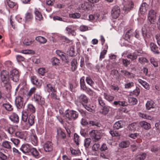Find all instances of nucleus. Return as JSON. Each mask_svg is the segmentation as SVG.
I'll return each mask as SVG.
<instances>
[{"label": "nucleus", "mask_w": 160, "mask_h": 160, "mask_svg": "<svg viewBox=\"0 0 160 160\" xmlns=\"http://www.w3.org/2000/svg\"><path fill=\"white\" fill-rule=\"evenodd\" d=\"M86 80L87 83L91 86H92L94 84V82L89 78H86Z\"/></svg>", "instance_id": "obj_58"}, {"label": "nucleus", "mask_w": 160, "mask_h": 160, "mask_svg": "<svg viewBox=\"0 0 160 160\" xmlns=\"http://www.w3.org/2000/svg\"><path fill=\"white\" fill-rule=\"evenodd\" d=\"M43 147L46 152H50L53 149V144L50 141H47L45 142Z\"/></svg>", "instance_id": "obj_10"}, {"label": "nucleus", "mask_w": 160, "mask_h": 160, "mask_svg": "<svg viewBox=\"0 0 160 160\" xmlns=\"http://www.w3.org/2000/svg\"><path fill=\"white\" fill-rule=\"evenodd\" d=\"M154 25L151 24H144V27L142 29V35L146 42L149 41L151 38L152 33L151 31L154 28Z\"/></svg>", "instance_id": "obj_2"}, {"label": "nucleus", "mask_w": 160, "mask_h": 160, "mask_svg": "<svg viewBox=\"0 0 160 160\" xmlns=\"http://www.w3.org/2000/svg\"><path fill=\"white\" fill-rule=\"evenodd\" d=\"M74 141L77 145H79V136L77 133H75L74 135Z\"/></svg>", "instance_id": "obj_52"}, {"label": "nucleus", "mask_w": 160, "mask_h": 160, "mask_svg": "<svg viewBox=\"0 0 160 160\" xmlns=\"http://www.w3.org/2000/svg\"><path fill=\"white\" fill-rule=\"evenodd\" d=\"M15 104L18 109L23 108L25 105L23 98L21 96H17L16 98Z\"/></svg>", "instance_id": "obj_6"}, {"label": "nucleus", "mask_w": 160, "mask_h": 160, "mask_svg": "<svg viewBox=\"0 0 160 160\" xmlns=\"http://www.w3.org/2000/svg\"><path fill=\"white\" fill-rule=\"evenodd\" d=\"M122 63L125 67H127L130 63V61L127 59H122Z\"/></svg>", "instance_id": "obj_57"}, {"label": "nucleus", "mask_w": 160, "mask_h": 160, "mask_svg": "<svg viewBox=\"0 0 160 160\" xmlns=\"http://www.w3.org/2000/svg\"><path fill=\"white\" fill-rule=\"evenodd\" d=\"M148 5L146 2H143L142 4L139 8V11L142 14L145 12L148 9Z\"/></svg>", "instance_id": "obj_18"}, {"label": "nucleus", "mask_w": 160, "mask_h": 160, "mask_svg": "<svg viewBox=\"0 0 160 160\" xmlns=\"http://www.w3.org/2000/svg\"><path fill=\"white\" fill-rule=\"evenodd\" d=\"M27 110L32 113H34L36 110L35 107L32 104H28V107Z\"/></svg>", "instance_id": "obj_42"}, {"label": "nucleus", "mask_w": 160, "mask_h": 160, "mask_svg": "<svg viewBox=\"0 0 160 160\" xmlns=\"http://www.w3.org/2000/svg\"><path fill=\"white\" fill-rule=\"evenodd\" d=\"M33 18L32 14L30 12H27L25 16V21H30Z\"/></svg>", "instance_id": "obj_41"}, {"label": "nucleus", "mask_w": 160, "mask_h": 160, "mask_svg": "<svg viewBox=\"0 0 160 160\" xmlns=\"http://www.w3.org/2000/svg\"><path fill=\"white\" fill-rule=\"evenodd\" d=\"M1 79L2 84L7 90H10L11 86L9 82V79H11L15 82H17L19 81V75L18 71L14 69L10 71L9 75L8 72L6 70H3L1 73Z\"/></svg>", "instance_id": "obj_1"}, {"label": "nucleus", "mask_w": 160, "mask_h": 160, "mask_svg": "<svg viewBox=\"0 0 160 160\" xmlns=\"http://www.w3.org/2000/svg\"><path fill=\"white\" fill-rule=\"evenodd\" d=\"M45 88L48 92H56L57 91V88L54 85L51 84H48L45 87Z\"/></svg>", "instance_id": "obj_14"}, {"label": "nucleus", "mask_w": 160, "mask_h": 160, "mask_svg": "<svg viewBox=\"0 0 160 160\" xmlns=\"http://www.w3.org/2000/svg\"><path fill=\"white\" fill-rule=\"evenodd\" d=\"M81 98L82 100V105L83 103L84 104H87L88 102V99L87 97L84 95H81Z\"/></svg>", "instance_id": "obj_47"}, {"label": "nucleus", "mask_w": 160, "mask_h": 160, "mask_svg": "<svg viewBox=\"0 0 160 160\" xmlns=\"http://www.w3.org/2000/svg\"><path fill=\"white\" fill-rule=\"evenodd\" d=\"M11 120L14 122L18 123L19 121V117L15 113H13L10 117Z\"/></svg>", "instance_id": "obj_23"}, {"label": "nucleus", "mask_w": 160, "mask_h": 160, "mask_svg": "<svg viewBox=\"0 0 160 160\" xmlns=\"http://www.w3.org/2000/svg\"><path fill=\"white\" fill-rule=\"evenodd\" d=\"M30 137L32 144L35 146L38 143V138L36 135L32 134L31 135Z\"/></svg>", "instance_id": "obj_32"}, {"label": "nucleus", "mask_w": 160, "mask_h": 160, "mask_svg": "<svg viewBox=\"0 0 160 160\" xmlns=\"http://www.w3.org/2000/svg\"><path fill=\"white\" fill-rule=\"evenodd\" d=\"M2 128L10 134L13 133L15 130V129L13 127L8 125L7 123L3 125L2 126Z\"/></svg>", "instance_id": "obj_11"}, {"label": "nucleus", "mask_w": 160, "mask_h": 160, "mask_svg": "<svg viewBox=\"0 0 160 160\" xmlns=\"http://www.w3.org/2000/svg\"><path fill=\"white\" fill-rule=\"evenodd\" d=\"M146 154L145 153H142L137 155L136 157V160H143L146 157Z\"/></svg>", "instance_id": "obj_29"}, {"label": "nucleus", "mask_w": 160, "mask_h": 160, "mask_svg": "<svg viewBox=\"0 0 160 160\" xmlns=\"http://www.w3.org/2000/svg\"><path fill=\"white\" fill-rule=\"evenodd\" d=\"M91 5H90L89 2H85L82 4L81 8L84 10H89L91 8Z\"/></svg>", "instance_id": "obj_26"}, {"label": "nucleus", "mask_w": 160, "mask_h": 160, "mask_svg": "<svg viewBox=\"0 0 160 160\" xmlns=\"http://www.w3.org/2000/svg\"><path fill=\"white\" fill-rule=\"evenodd\" d=\"M72 26H71V27H67L66 28V30L69 35H72V36H75L76 35V33L75 32L74 30H72Z\"/></svg>", "instance_id": "obj_37"}, {"label": "nucleus", "mask_w": 160, "mask_h": 160, "mask_svg": "<svg viewBox=\"0 0 160 160\" xmlns=\"http://www.w3.org/2000/svg\"><path fill=\"white\" fill-rule=\"evenodd\" d=\"M145 105L146 109L148 110L154 108L156 106L154 102L152 100L147 101Z\"/></svg>", "instance_id": "obj_13"}, {"label": "nucleus", "mask_w": 160, "mask_h": 160, "mask_svg": "<svg viewBox=\"0 0 160 160\" xmlns=\"http://www.w3.org/2000/svg\"><path fill=\"white\" fill-rule=\"evenodd\" d=\"M2 106L6 110L8 111H11L13 109L12 106L9 103L3 104Z\"/></svg>", "instance_id": "obj_45"}, {"label": "nucleus", "mask_w": 160, "mask_h": 160, "mask_svg": "<svg viewBox=\"0 0 160 160\" xmlns=\"http://www.w3.org/2000/svg\"><path fill=\"white\" fill-rule=\"evenodd\" d=\"M138 81L139 83L142 85L145 89L147 90H149V85L148 83L146 81L141 79H138Z\"/></svg>", "instance_id": "obj_24"}, {"label": "nucleus", "mask_w": 160, "mask_h": 160, "mask_svg": "<svg viewBox=\"0 0 160 160\" xmlns=\"http://www.w3.org/2000/svg\"><path fill=\"white\" fill-rule=\"evenodd\" d=\"M35 40L41 44H44L47 42V39L44 37L39 36L36 37Z\"/></svg>", "instance_id": "obj_27"}, {"label": "nucleus", "mask_w": 160, "mask_h": 160, "mask_svg": "<svg viewBox=\"0 0 160 160\" xmlns=\"http://www.w3.org/2000/svg\"><path fill=\"white\" fill-rule=\"evenodd\" d=\"M120 10L119 7L118 6L113 7L111 10V16L113 18L116 19L119 16Z\"/></svg>", "instance_id": "obj_8"}, {"label": "nucleus", "mask_w": 160, "mask_h": 160, "mask_svg": "<svg viewBox=\"0 0 160 160\" xmlns=\"http://www.w3.org/2000/svg\"><path fill=\"white\" fill-rule=\"evenodd\" d=\"M56 53L61 58L62 60H64V59L66 60L67 62H68V59L67 58V57L66 56L65 53L63 52H62L59 50L56 51Z\"/></svg>", "instance_id": "obj_22"}, {"label": "nucleus", "mask_w": 160, "mask_h": 160, "mask_svg": "<svg viewBox=\"0 0 160 160\" xmlns=\"http://www.w3.org/2000/svg\"><path fill=\"white\" fill-rule=\"evenodd\" d=\"M107 52V50H106L104 49L102 52H101L99 58L100 60H102V58H104V56L106 54Z\"/></svg>", "instance_id": "obj_61"}, {"label": "nucleus", "mask_w": 160, "mask_h": 160, "mask_svg": "<svg viewBox=\"0 0 160 160\" xmlns=\"http://www.w3.org/2000/svg\"><path fill=\"white\" fill-rule=\"evenodd\" d=\"M98 102L99 105L102 107L106 106L104 101L101 97H99L98 98Z\"/></svg>", "instance_id": "obj_56"}, {"label": "nucleus", "mask_w": 160, "mask_h": 160, "mask_svg": "<svg viewBox=\"0 0 160 160\" xmlns=\"http://www.w3.org/2000/svg\"><path fill=\"white\" fill-rule=\"evenodd\" d=\"M28 113L26 112H23L22 116V121L24 122H27V119L28 118Z\"/></svg>", "instance_id": "obj_43"}, {"label": "nucleus", "mask_w": 160, "mask_h": 160, "mask_svg": "<svg viewBox=\"0 0 160 160\" xmlns=\"http://www.w3.org/2000/svg\"><path fill=\"white\" fill-rule=\"evenodd\" d=\"M10 140L16 146H17L20 142L19 139L14 138H11Z\"/></svg>", "instance_id": "obj_55"}, {"label": "nucleus", "mask_w": 160, "mask_h": 160, "mask_svg": "<svg viewBox=\"0 0 160 160\" xmlns=\"http://www.w3.org/2000/svg\"><path fill=\"white\" fill-rule=\"evenodd\" d=\"M139 116L143 118L149 120H151L152 117L146 113H139Z\"/></svg>", "instance_id": "obj_39"}, {"label": "nucleus", "mask_w": 160, "mask_h": 160, "mask_svg": "<svg viewBox=\"0 0 160 160\" xmlns=\"http://www.w3.org/2000/svg\"><path fill=\"white\" fill-rule=\"evenodd\" d=\"M70 151L72 154L75 156H79L80 153V151L79 150H76L71 148Z\"/></svg>", "instance_id": "obj_53"}, {"label": "nucleus", "mask_w": 160, "mask_h": 160, "mask_svg": "<svg viewBox=\"0 0 160 160\" xmlns=\"http://www.w3.org/2000/svg\"><path fill=\"white\" fill-rule=\"evenodd\" d=\"M123 4L124 5L123 8V10L125 11H129L131 10L134 6L133 3L131 0H123Z\"/></svg>", "instance_id": "obj_5"}, {"label": "nucleus", "mask_w": 160, "mask_h": 160, "mask_svg": "<svg viewBox=\"0 0 160 160\" xmlns=\"http://www.w3.org/2000/svg\"><path fill=\"white\" fill-rule=\"evenodd\" d=\"M15 135L16 137L21 139H23L24 138L23 134L22 132H17L15 133Z\"/></svg>", "instance_id": "obj_59"}, {"label": "nucleus", "mask_w": 160, "mask_h": 160, "mask_svg": "<svg viewBox=\"0 0 160 160\" xmlns=\"http://www.w3.org/2000/svg\"><path fill=\"white\" fill-rule=\"evenodd\" d=\"M69 16L74 18H79L80 17V14L78 13H74L70 14Z\"/></svg>", "instance_id": "obj_63"}, {"label": "nucleus", "mask_w": 160, "mask_h": 160, "mask_svg": "<svg viewBox=\"0 0 160 160\" xmlns=\"http://www.w3.org/2000/svg\"><path fill=\"white\" fill-rule=\"evenodd\" d=\"M109 111V107L105 106L102 107L101 109V111L100 112V113L104 115H106Z\"/></svg>", "instance_id": "obj_20"}, {"label": "nucleus", "mask_w": 160, "mask_h": 160, "mask_svg": "<svg viewBox=\"0 0 160 160\" xmlns=\"http://www.w3.org/2000/svg\"><path fill=\"white\" fill-rule=\"evenodd\" d=\"M128 102L131 105H134L137 104L138 101L135 98L130 97L128 98Z\"/></svg>", "instance_id": "obj_44"}, {"label": "nucleus", "mask_w": 160, "mask_h": 160, "mask_svg": "<svg viewBox=\"0 0 160 160\" xmlns=\"http://www.w3.org/2000/svg\"><path fill=\"white\" fill-rule=\"evenodd\" d=\"M123 124L122 121H119L116 122L113 125V128L115 129H118L123 127Z\"/></svg>", "instance_id": "obj_21"}, {"label": "nucleus", "mask_w": 160, "mask_h": 160, "mask_svg": "<svg viewBox=\"0 0 160 160\" xmlns=\"http://www.w3.org/2000/svg\"><path fill=\"white\" fill-rule=\"evenodd\" d=\"M82 107L84 108L87 111L93 113L95 112V110L89 107L86 104H84L83 103H82Z\"/></svg>", "instance_id": "obj_50"}, {"label": "nucleus", "mask_w": 160, "mask_h": 160, "mask_svg": "<svg viewBox=\"0 0 160 160\" xmlns=\"http://www.w3.org/2000/svg\"><path fill=\"white\" fill-rule=\"evenodd\" d=\"M78 117V113L76 111L73 110L66 111L65 117L69 120L75 119Z\"/></svg>", "instance_id": "obj_4"}, {"label": "nucleus", "mask_w": 160, "mask_h": 160, "mask_svg": "<svg viewBox=\"0 0 160 160\" xmlns=\"http://www.w3.org/2000/svg\"><path fill=\"white\" fill-rule=\"evenodd\" d=\"M31 80L33 84H34L38 87H40L41 86V83L39 81L38 79L35 76H31Z\"/></svg>", "instance_id": "obj_17"}, {"label": "nucleus", "mask_w": 160, "mask_h": 160, "mask_svg": "<svg viewBox=\"0 0 160 160\" xmlns=\"http://www.w3.org/2000/svg\"><path fill=\"white\" fill-rule=\"evenodd\" d=\"M150 61L151 63L155 67H157L158 66V62L155 60L153 58H151L150 59Z\"/></svg>", "instance_id": "obj_62"}, {"label": "nucleus", "mask_w": 160, "mask_h": 160, "mask_svg": "<svg viewBox=\"0 0 160 160\" xmlns=\"http://www.w3.org/2000/svg\"><path fill=\"white\" fill-rule=\"evenodd\" d=\"M150 47L151 50L155 54L159 53V48L156 44L154 43H151L150 44Z\"/></svg>", "instance_id": "obj_16"}, {"label": "nucleus", "mask_w": 160, "mask_h": 160, "mask_svg": "<svg viewBox=\"0 0 160 160\" xmlns=\"http://www.w3.org/2000/svg\"><path fill=\"white\" fill-rule=\"evenodd\" d=\"M34 13L36 19L40 21L42 18V15L41 13L38 10L36 9L34 11Z\"/></svg>", "instance_id": "obj_36"}, {"label": "nucleus", "mask_w": 160, "mask_h": 160, "mask_svg": "<svg viewBox=\"0 0 160 160\" xmlns=\"http://www.w3.org/2000/svg\"><path fill=\"white\" fill-rule=\"evenodd\" d=\"M74 47L72 46L68 49L67 51V54L70 57H73L75 55V53L74 50Z\"/></svg>", "instance_id": "obj_25"}, {"label": "nucleus", "mask_w": 160, "mask_h": 160, "mask_svg": "<svg viewBox=\"0 0 160 160\" xmlns=\"http://www.w3.org/2000/svg\"><path fill=\"white\" fill-rule=\"evenodd\" d=\"M33 99L34 101L37 104L41 106L44 105L45 103V99L40 95L35 94Z\"/></svg>", "instance_id": "obj_7"}, {"label": "nucleus", "mask_w": 160, "mask_h": 160, "mask_svg": "<svg viewBox=\"0 0 160 160\" xmlns=\"http://www.w3.org/2000/svg\"><path fill=\"white\" fill-rule=\"evenodd\" d=\"M104 98L109 102H112L114 99V97L109 94L104 93L103 94Z\"/></svg>", "instance_id": "obj_33"}, {"label": "nucleus", "mask_w": 160, "mask_h": 160, "mask_svg": "<svg viewBox=\"0 0 160 160\" xmlns=\"http://www.w3.org/2000/svg\"><path fill=\"white\" fill-rule=\"evenodd\" d=\"M138 61L142 64H144L145 63H147L148 61L145 58L141 57L138 58Z\"/></svg>", "instance_id": "obj_49"}, {"label": "nucleus", "mask_w": 160, "mask_h": 160, "mask_svg": "<svg viewBox=\"0 0 160 160\" xmlns=\"http://www.w3.org/2000/svg\"><path fill=\"white\" fill-rule=\"evenodd\" d=\"M33 156L36 158H38L40 157L39 152L34 148H32L30 152Z\"/></svg>", "instance_id": "obj_19"}, {"label": "nucleus", "mask_w": 160, "mask_h": 160, "mask_svg": "<svg viewBox=\"0 0 160 160\" xmlns=\"http://www.w3.org/2000/svg\"><path fill=\"white\" fill-rule=\"evenodd\" d=\"M133 30L131 29L127 32L125 35V37L127 39H129L131 35Z\"/></svg>", "instance_id": "obj_64"}, {"label": "nucleus", "mask_w": 160, "mask_h": 160, "mask_svg": "<svg viewBox=\"0 0 160 160\" xmlns=\"http://www.w3.org/2000/svg\"><path fill=\"white\" fill-rule=\"evenodd\" d=\"M138 56V53L135 52L132 53L128 54L127 57L128 58L131 59L132 61L136 59Z\"/></svg>", "instance_id": "obj_28"}, {"label": "nucleus", "mask_w": 160, "mask_h": 160, "mask_svg": "<svg viewBox=\"0 0 160 160\" xmlns=\"http://www.w3.org/2000/svg\"><path fill=\"white\" fill-rule=\"evenodd\" d=\"M156 13L155 11L153 10H151L149 11L148 15V20L149 22L150 23L154 25L156 22Z\"/></svg>", "instance_id": "obj_3"}, {"label": "nucleus", "mask_w": 160, "mask_h": 160, "mask_svg": "<svg viewBox=\"0 0 160 160\" xmlns=\"http://www.w3.org/2000/svg\"><path fill=\"white\" fill-rule=\"evenodd\" d=\"M52 65L56 66L60 62V60L56 58H52Z\"/></svg>", "instance_id": "obj_51"}, {"label": "nucleus", "mask_w": 160, "mask_h": 160, "mask_svg": "<svg viewBox=\"0 0 160 160\" xmlns=\"http://www.w3.org/2000/svg\"><path fill=\"white\" fill-rule=\"evenodd\" d=\"M77 61L75 59H73L71 62L72 69V71H75L77 68Z\"/></svg>", "instance_id": "obj_48"}, {"label": "nucleus", "mask_w": 160, "mask_h": 160, "mask_svg": "<svg viewBox=\"0 0 160 160\" xmlns=\"http://www.w3.org/2000/svg\"><path fill=\"white\" fill-rule=\"evenodd\" d=\"M90 136L93 138L95 142L98 141L101 138L100 132L97 131L92 130L90 133Z\"/></svg>", "instance_id": "obj_9"}, {"label": "nucleus", "mask_w": 160, "mask_h": 160, "mask_svg": "<svg viewBox=\"0 0 160 160\" xmlns=\"http://www.w3.org/2000/svg\"><path fill=\"white\" fill-rule=\"evenodd\" d=\"M138 127V125L136 123H132L129 125L128 129L131 131H135Z\"/></svg>", "instance_id": "obj_34"}, {"label": "nucleus", "mask_w": 160, "mask_h": 160, "mask_svg": "<svg viewBox=\"0 0 160 160\" xmlns=\"http://www.w3.org/2000/svg\"><path fill=\"white\" fill-rule=\"evenodd\" d=\"M32 148L28 144H23L20 148V149L24 153H26L30 152Z\"/></svg>", "instance_id": "obj_12"}, {"label": "nucleus", "mask_w": 160, "mask_h": 160, "mask_svg": "<svg viewBox=\"0 0 160 160\" xmlns=\"http://www.w3.org/2000/svg\"><path fill=\"white\" fill-rule=\"evenodd\" d=\"M4 2L5 4H7L8 6L11 8H13L16 5L15 3L13 2L10 0H5Z\"/></svg>", "instance_id": "obj_40"}, {"label": "nucleus", "mask_w": 160, "mask_h": 160, "mask_svg": "<svg viewBox=\"0 0 160 160\" xmlns=\"http://www.w3.org/2000/svg\"><path fill=\"white\" fill-rule=\"evenodd\" d=\"M47 72V70L44 68H41L38 70V74L42 76H44L45 73Z\"/></svg>", "instance_id": "obj_46"}, {"label": "nucleus", "mask_w": 160, "mask_h": 160, "mask_svg": "<svg viewBox=\"0 0 160 160\" xmlns=\"http://www.w3.org/2000/svg\"><path fill=\"white\" fill-rule=\"evenodd\" d=\"M90 142L91 139L90 138H86L84 141V146L86 148H88L90 145Z\"/></svg>", "instance_id": "obj_60"}, {"label": "nucleus", "mask_w": 160, "mask_h": 160, "mask_svg": "<svg viewBox=\"0 0 160 160\" xmlns=\"http://www.w3.org/2000/svg\"><path fill=\"white\" fill-rule=\"evenodd\" d=\"M3 150L5 151L4 149H1L0 151V158L2 160H7V156L2 152Z\"/></svg>", "instance_id": "obj_54"}, {"label": "nucleus", "mask_w": 160, "mask_h": 160, "mask_svg": "<svg viewBox=\"0 0 160 160\" xmlns=\"http://www.w3.org/2000/svg\"><path fill=\"white\" fill-rule=\"evenodd\" d=\"M11 143L8 141H5L2 142V146L4 148L10 150L11 149Z\"/></svg>", "instance_id": "obj_31"}, {"label": "nucleus", "mask_w": 160, "mask_h": 160, "mask_svg": "<svg viewBox=\"0 0 160 160\" xmlns=\"http://www.w3.org/2000/svg\"><path fill=\"white\" fill-rule=\"evenodd\" d=\"M130 145V142L128 141L122 142L119 144V146L122 148H125L128 147Z\"/></svg>", "instance_id": "obj_30"}, {"label": "nucleus", "mask_w": 160, "mask_h": 160, "mask_svg": "<svg viewBox=\"0 0 160 160\" xmlns=\"http://www.w3.org/2000/svg\"><path fill=\"white\" fill-rule=\"evenodd\" d=\"M34 41L33 39L26 38L24 40L23 43L26 46H29L32 44Z\"/></svg>", "instance_id": "obj_38"}, {"label": "nucleus", "mask_w": 160, "mask_h": 160, "mask_svg": "<svg viewBox=\"0 0 160 160\" xmlns=\"http://www.w3.org/2000/svg\"><path fill=\"white\" fill-rule=\"evenodd\" d=\"M139 125L140 126L145 130H148L151 128V124L145 121H142L140 122Z\"/></svg>", "instance_id": "obj_15"}, {"label": "nucleus", "mask_w": 160, "mask_h": 160, "mask_svg": "<svg viewBox=\"0 0 160 160\" xmlns=\"http://www.w3.org/2000/svg\"><path fill=\"white\" fill-rule=\"evenodd\" d=\"M35 117L33 115H30L28 118V123L30 126H31L34 123Z\"/></svg>", "instance_id": "obj_35"}]
</instances>
